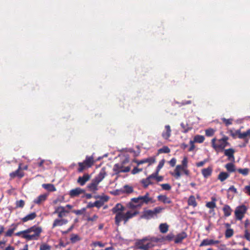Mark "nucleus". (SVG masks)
Returning <instances> with one entry per match:
<instances>
[{
	"label": "nucleus",
	"instance_id": "nucleus-51",
	"mask_svg": "<svg viewBox=\"0 0 250 250\" xmlns=\"http://www.w3.org/2000/svg\"><path fill=\"white\" fill-rule=\"evenodd\" d=\"M187 124H185L184 123L181 124V126L183 129V132L184 133H187L191 129V127H187Z\"/></svg>",
	"mask_w": 250,
	"mask_h": 250
},
{
	"label": "nucleus",
	"instance_id": "nucleus-35",
	"mask_svg": "<svg viewBox=\"0 0 250 250\" xmlns=\"http://www.w3.org/2000/svg\"><path fill=\"white\" fill-rule=\"evenodd\" d=\"M81 239V238L79 236V235L74 233L71 234L70 238L71 242L73 244L80 241Z\"/></svg>",
	"mask_w": 250,
	"mask_h": 250
},
{
	"label": "nucleus",
	"instance_id": "nucleus-33",
	"mask_svg": "<svg viewBox=\"0 0 250 250\" xmlns=\"http://www.w3.org/2000/svg\"><path fill=\"white\" fill-rule=\"evenodd\" d=\"M188 203V206H191L193 207H195L197 205L195 198L193 195H191L189 196Z\"/></svg>",
	"mask_w": 250,
	"mask_h": 250
},
{
	"label": "nucleus",
	"instance_id": "nucleus-56",
	"mask_svg": "<svg viewBox=\"0 0 250 250\" xmlns=\"http://www.w3.org/2000/svg\"><path fill=\"white\" fill-rule=\"evenodd\" d=\"M92 245L95 247H96L98 246L101 248L104 247L105 246L104 244L102 243L101 242H100V241L94 242H93Z\"/></svg>",
	"mask_w": 250,
	"mask_h": 250
},
{
	"label": "nucleus",
	"instance_id": "nucleus-38",
	"mask_svg": "<svg viewBox=\"0 0 250 250\" xmlns=\"http://www.w3.org/2000/svg\"><path fill=\"white\" fill-rule=\"evenodd\" d=\"M205 140V137L204 136L197 135L195 136L193 140H192L194 143H202Z\"/></svg>",
	"mask_w": 250,
	"mask_h": 250
},
{
	"label": "nucleus",
	"instance_id": "nucleus-11",
	"mask_svg": "<svg viewBox=\"0 0 250 250\" xmlns=\"http://www.w3.org/2000/svg\"><path fill=\"white\" fill-rule=\"evenodd\" d=\"M85 190L80 188H77L69 191V195L71 198L79 196L80 194L84 193Z\"/></svg>",
	"mask_w": 250,
	"mask_h": 250
},
{
	"label": "nucleus",
	"instance_id": "nucleus-40",
	"mask_svg": "<svg viewBox=\"0 0 250 250\" xmlns=\"http://www.w3.org/2000/svg\"><path fill=\"white\" fill-rule=\"evenodd\" d=\"M139 213V212L138 211H135L133 212L131 211H128L125 213V214L127 217L129 219L138 214Z\"/></svg>",
	"mask_w": 250,
	"mask_h": 250
},
{
	"label": "nucleus",
	"instance_id": "nucleus-27",
	"mask_svg": "<svg viewBox=\"0 0 250 250\" xmlns=\"http://www.w3.org/2000/svg\"><path fill=\"white\" fill-rule=\"evenodd\" d=\"M36 217L37 214L36 212H34L27 215L24 217L22 218L21 220L23 222H26L29 220H32L34 219Z\"/></svg>",
	"mask_w": 250,
	"mask_h": 250
},
{
	"label": "nucleus",
	"instance_id": "nucleus-6",
	"mask_svg": "<svg viewBox=\"0 0 250 250\" xmlns=\"http://www.w3.org/2000/svg\"><path fill=\"white\" fill-rule=\"evenodd\" d=\"M247 208L245 205H241L237 207L234 211V215L236 220H241L246 213Z\"/></svg>",
	"mask_w": 250,
	"mask_h": 250
},
{
	"label": "nucleus",
	"instance_id": "nucleus-2",
	"mask_svg": "<svg viewBox=\"0 0 250 250\" xmlns=\"http://www.w3.org/2000/svg\"><path fill=\"white\" fill-rule=\"evenodd\" d=\"M42 232L41 227L34 225L25 230L16 232L15 235L25 239L26 241L37 240Z\"/></svg>",
	"mask_w": 250,
	"mask_h": 250
},
{
	"label": "nucleus",
	"instance_id": "nucleus-23",
	"mask_svg": "<svg viewBox=\"0 0 250 250\" xmlns=\"http://www.w3.org/2000/svg\"><path fill=\"white\" fill-rule=\"evenodd\" d=\"M87 166V167H91L94 164V158L93 156H87L83 162Z\"/></svg>",
	"mask_w": 250,
	"mask_h": 250
},
{
	"label": "nucleus",
	"instance_id": "nucleus-5",
	"mask_svg": "<svg viewBox=\"0 0 250 250\" xmlns=\"http://www.w3.org/2000/svg\"><path fill=\"white\" fill-rule=\"evenodd\" d=\"M164 209L165 208L161 207H157L153 210L145 209L143 211L141 218L146 220L150 219L154 217H157L158 214L161 213Z\"/></svg>",
	"mask_w": 250,
	"mask_h": 250
},
{
	"label": "nucleus",
	"instance_id": "nucleus-25",
	"mask_svg": "<svg viewBox=\"0 0 250 250\" xmlns=\"http://www.w3.org/2000/svg\"><path fill=\"white\" fill-rule=\"evenodd\" d=\"M212 172L211 167H208L207 168H203L202 170V174L204 178H208L211 175Z\"/></svg>",
	"mask_w": 250,
	"mask_h": 250
},
{
	"label": "nucleus",
	"instance_id": "nucleus-45",
	"mask_svg": "<svg viewBox=\"0 0 250 250\" xmlns=\"http://www.w3.org/2000/svg\"><path fill=\"white\" fill-rule=\"evenodd\" d=\"M215 133V130L212 128H208L206 130L205 134L207 136H212Z\"/></svg>",
	"mask_w": 250,
	"mask_h": 250
},
{
	"label": "nucleus",
	"instance_id": "nucleus-46",
	"mask_svg": "<svg viewBox=\"0 0 250 250\" xmlns=\"http://www.w3.org/2000/svg\"><path fill=\"white\" fill-rule=\"evenodd\" d=\"M174 237V235L173 233H169L167 234L166 237H162V240H168L170 241L172 240Z\"/></svg>",
	"mask_w": 250,
	"mask_h": 250
},
{
	"label": "nucleus",
	"instance_id": "nucleus-63",
	"mask_svg": "<svg viewBox=\"0 0 250 250\" xmlns=\"http://www.w3.org/2000/svg\"><path fill=\"white\" fill-rule=\"evenodd\" d=\"M14 231L10 229H9L6 232H5V236L6 237H11Z\"/></svg>",
	"mask_w": 250,
	"mask_h": 250
},
{
	"label": "nucleus",
	"instance_id": "nucleus-32",
	"mask_svg": "<svg viewBox=\"0 0 250 250\" xmlns=\"http://www.w3.org/2000/svg\"><path fill=\"white\" fill-rule=\"evenodd\" d=\"M216 199L214 197L211 198V201L206 204V207L210 209H214L216 207Z\"/></svg>",
	"mask_w": 250,
	"mask_h": 250
},
{
	"label": "nucleus",
	"instance_id": "nucleus-31",
	"mask_svg": "<svg viewBox=\"0 0 250 250\" xmlns=\"http://www.w3.org/2000/svg\"><path fill=\"white\" fill-rule=\"evenodd\" d=\"M229 175L227 172H221L218 176V179H219L221 182H223L229 178Z\"/></svg>",
	"mask_w": 250,
	"mask_h": 250
},
{
	"label": "nucleus",
	"instance_id": "nucleus-49",
	"mask_svg": "<svg viewBox=\"0 0 250 250\" xmlns=\"http://www.w3.org/2000/svg\"><path fill=\"white\" fill-rule=\"evenodd\" d=\"M244 238L250 242V231L248 229H245L244 231Z\"/></svg>",
	"mask_w": 250,
	"mask_h": 250
},
{
	"label": "nucleus",
	"instance_id": "nucleus-21",
	"mask_svg": "<svg viewBox=\"0 0 250 250\" xmlns=\"http://www.w3.org/2000/svg\"><path fill=\"white\" fill-rule=\"evenodd\" d=\"M187 237V233L183 231L180 233L178 234L175 237L174 239V242L176 244L180 243L182 242L183 240L185 239Z\"/></svg>",
	"mask_w": 250,
	"mask_h": 250
},
{
	"label": "nucleus",
	"instance_id": "nucleus-34",
	"mask_svg": "<svg viewBox=\"0 0 250 250\" xmlns=\"http://www.w3.org/2000/svg\"><path fill=\"white\" fill-rule=\"evenodd\" d=\"M159 229L161 233H166L168 230V225L167 223H162L159 225Z\"/></svg>",
	"mask_w": 250,
	"mask_h": 250
},
{
	"label": "nucleus",
	"instance_id": "nucleus-43",
	"mask_svg": "<svg viewBox=\"0 0 250 250\" xmlns=\"http://www.w3.org/2000/svg\"><path fill=\"white\" fill-rule=\"evenodd\" d=\"M229 133L233 138L235 139L236 137H237L239 138V134L240 133V129L236 130L234 132H233L231 130H230Z\"/></svg>",
	"mask_w": 250,
	"mask_h": 250
},
{
	"label": "nucleus",
	"instance_id": "nucleus-41",
	"mask_svg": "<svg viewBox=\"0 0 250 250\" xmlns=\"http://www.w3.org/2000/svg\"><path fill=\"white\" fill-rule=\"evenodd\" d=\"M158 153H168L170 152V148L167 146H164L158 150Z\"/></svg>",
	"mask_w": 250,
	"mask_h": 250
},
{
	"label": "nucleus",
	"instance_id": "nucleus-39",
	"mask_svg": "<svg viewBox=\"0 0 250 250\" xmlns=\"http://www.w3.org/2000/svg\"><path fill=\"white\" fill-rule=\"evenodd\" d=\"M234 234V231L233 229H232L228 228L226 229L225 233V236L226 238H230L233 236Z\"/></svg>",
	"mask_w": 250,
	"mask_h": 250
},
{
	"label": "nucleus",
	"instance_id": "nucleus-47",
	"mask_svg": "<svg viewBox=\"0 0 250 250\" xmlns=\"http://www.w3.org/2000/svg\"><path fill=\"white\" fill-rule=\"evenodd\" d=\"M51 247L46 243L42 244L40 247V250H51Z\"/></svg>",
	"mask_w": 250,
	"mask_h": 250
},
{
	"label": "nucleus",
	"instance_id": "nucleus-3",
	"mask_svg": "<svg viewBox=\"0 0 250 250\" xmlns=\"http://www.w3.org/2000/svg\"><path fill=\"white\" fill-rule=\"evenodd\" d=\"M229 137L224 135L220 139L217 140L216 138H214L211 140V146L216 152L219 151H223L227 146H230V144L228 142Z\"/></svg>",
	"mask_w": 250,
	"mask_h": 250
},
{
	"label": "nucleus",
	"instance_id": "nucleus-61",
	"mask_svg": "<svg viewBox=\"0 0 250 250\" xmlns=\"http://www.w3.org/2000/svg\"><path fill=\"white\" fill-rule=\"evenodd\" d=\"M176 163V159L175 158H172L170 161H169V164L170 166L172 167H174Z\"/></svg>",
	"mask_w": 250,
	"mask_h": 250
},
{
	"label": "nucleus",
	"instance_id": "nucleus-14",
	"mask_svg": "<svg viewBox=\"0 0 250 250\" xmlns=\"http://www.w3.org/2000/svg\"><path fill=\"white\" fill-rule=\"evenodd\" d=\"M224 155L228 157V159L229 161H234L235 159L234 158V153L235 150L234 149L230 148L227 149H224Z\"/></svg>",
	"mask_w": 250,
	"mask_h": 250
},
{
	"label": "nucleus",
	"instance_id": "nucleus-8",
	"mask_svg": "<svg viewBox=\"0 0 250 250\" xmlns=\"http://www.w3.org/2000/svg\"><path fill=\"white\" fill-rule=\"evenodd\" d=\"M69 212V211L66 210L65 207L59 206L56 208L53 214H57L58 218L63 219L62 218L65 217Z\"/></svg>",
	"mask_w": 250,
	"mask_h": 250
},
{
	"label": "nucleus",
	"instance_id": "nucleus-37",
	"mask_svg": "<svg viewBox=\"0 0 250 250\" xmlns=\"http://www.w3.org/2000/svg\"><path fill=\"white\" fill-rule=\"evenodd\" d=\"M78 165L79 166V167L77 169V171L79 172H82L84 170L89 168V167H87V166L85 165L83 162H79Z\"/></svg>",
	"mask_w": 250,
	"mask_h": 250
},
{
	"label": "nucleus",
	"instance_id": "nucleus-7",
	"mask_svg": "<svg viewBox=\"0 0 250 250\" xmlns=\"http://www.w3.org/2000/svg\"><path fill=\"white\" fill-rule=\"evenodd\" d=\"M147 240L146 238H144L142 239L137 240L135 243V248L141 250H148L150 247V243L145 244V241Z\"/></svg>",
	"mask_w": 250,
	"mask_h": 250
},
{
	"label": "nucleus",
	"instance_id": "nucleus-29",
	"mask_svg": "<svg viewBox=\"0 0 250 250\" xmlns=\"http://www.w3.org/2000/svg\"><path fill=\"white\" fill-rule=\"evenodd\" d=\"M225 168L229 172H233L237 171L235 165L232 163H229L225 165Z\"/></svg>",
	"mask_w": 250,
	"mask_h": 250
},
{
	"label": "nucleus",
	"instance_id": "nucleus-19",
	"mask_svg": "<svg viewBox=\"0 0 250 250\" xmlns=\"http://www.w3.org/2000/svg\"><path fill=\"white\" fill-rule=\"evenodd\" d=\"M222 210L224 213V216L225 217H228L230 216L233 211L231 207L227 204L224 205L222 208Z\"/></svg>",
	"mask_w": 250,
	"mask_h": 250
},
{
	"label": "nucleus",
	"instance_id": "nucleus-17",
	"mask_svg": "<svg viewBox=\"0 0 250 250\" xmlns=\"http://www.w3.org/2000/svg\"><path fill=\"white\" fill-rule=\"evenodd\" d=\"M171 130L169 125H166L165 126V130L163 131L162 136L165 140H168L171 136Z\"/></svg>",
	"mask_w": 250,
	"mask_h": 250
},
{
	"label": "nucleus",
	"instance_id": "nucleus-52",
	"mask_svg": "<svg viewBox=\"0 0 250 250\" xmlns=\"http://www.w3.org/2000/svg\"><path fill=\"white\" fill-rule=\"evenodd\" d=\"M222 120L226 126H228L232 124V120L231 119H227L225 118H223L222 119Z\"/></svg>",
	"mask_w": 250,
	"mask_h": 250
},
{
	"label": "nucleus",
	"instance_id": "nucleus-54",
	"mask_svg": "<svg viewBox=\"0 0 250 250\" xmlns=\"http://www.w3.org/2000/svg\"><path fill=\"white\" fill-rule=\"evenodd\" d=\"M97 198H100V200L101 201H103L104 204L105 202H107L109 200V197L107 195L98 196Z\"/></svg>",
	"mask_w": 250,
	"mask_h": 250
},
{
	"label": "nucleus",
	"instance_id": "nucleus-13",
	"mask_svg": "<svg viewBox=\"0 0 250 250\" xmlns=\"http://www.w3.org/2000/svg\"><path fill=\"white\" fill-rule=\"evenodd\" d=\"M90 179V176L87 173H85L83 176H80L77 179V183L81 186H84Z\"/></svg>",
	"mask_w": 250,
	"mask_h": 250
},
{
	"label": "nucleus",
	"instance_id": "nucleus-50",
	"mask_svg": "<svg viewBox=\"0 0 250 250\" xmlns=\"http://www.w3.org/2000/svg\"><path fill=\"white\" fill-rule=\"evenodd\" d=\"M25 205V202L23 200L17 201L16 202V206L17 208H22Z\"/></svg>",
	"mask_w": 250,
	"mask_h": 250
},
{
	"label": "nucleus",
	"instance_id": "nucleus-15",
	"mask_svg": "<svg viewBox=\"0 0 250 250\" xmlns=\"http://www.w3.org/2000/svg\"><path fill=\"white\" fill-rule=\"evenodd\" d=\"M68 222V221L66 219L57 218L54 220L52 224V229L61 226L63 225L66 224Z\"/></svg>",
	"mask_w": 250,
	"mask_h": 250
},
{
	"label": "nucleus",
	"instance_id": "nucleus-9",
	"mask_svg": "<svg viewBox=\"0 0 250 250\" xmlns=\"http://www.w3.org/2000/svg\"><path fill=\"white\" fill-rule=\"evenodd\" d=\"M24 172L21 170V164H20L18 169L10 173L9 176L11 179H13L16 177L21 179L24 176Z\"/></svg>",
	"mask_w": 250,
	"mask_h": 250
},
{
	"label": "nucleus",
	"instance_id": "nucleus-12",
	"mask_svg": "<svg viewBox=\"0 0 250 250\" xmlns=\"http://www.w3.org/2000/svg\"><path fill=\"white\" fill-rule=\"evenodd\" d=\"M220 243L219 240H214L213 239H205L200 243L199 247H204L207 246H211L215 244H218Z\"/></svg>",
	"mask_w": 250,
	"mask_h": 250
},
{
	"label": "nucleus",
	"instance_id": "nucleus-57",
	"mask_svg": "<svg viewBox=\"0 0 250 250\" xmlns=\"http://www.w3.org/2000/svg\"><path fill=\"white\" fill-rule=\"evenodd\" d=\"M94 203L95 207H97V208H99L104 205L103 202L101 201L100 200L96 201Z\"/></svg>",
	"mask_w": 250,
	"mask_h": 250
},
{
	"label": "nucleus",
	"instance_id": "nucleus-30",
	"mask_svg": "<svg viewBox=\"0 0 250 250\" xmlns=\"http://www.w3.org/2000/svg\"><path fill=\"white\" fill-rule=\"evenodd\" d=\"M42 187L47 190L52 192L56 190L54 185L51 184H44L42 185Z\"/></svg>",
	"mask_w": 250,
	"mask_h": 250
},
{
	"label": "nucleus",
	"instance_id": "nucleus-22",
	"mask_svg": "<svg viewBox=\"0 0 250 250\" xmlns=\"http://www.w3.org/2000/svg\"><path fill=\"white\" fill-rule=\"evenodd\" d=\"M125 209V207H124L121 204L117 203L111 209L112 212L114 214H116L119 212H122Z\"/></svg>",
	"mask_w": 250,
	"mask_h": 250
},
{
	"label": "nucleus",
	"instance_id": "nucleus-26",
	"mask_svg": "<svg viewBox=\"0 0 250 250\" xmlns=\"http://www.w3.org/2000/svg\"><path fill=\"white\" fill-rule=\"evenodd\" d=\"M158 200L164 204H171V200L166 195H159L157 197Z\"/></svg>",
	"mask_w": 250,
	"mask_h": 250
},
{
	"label": "nucleus",
	"instance_id": "nucleus-53",
	"mask_svg": "<svg viewBox=\"0 0 250 250\" xmlns=\"http://www.w3.org/2000/svg\"><path fill=\"white\" fill-rule=\"evenodd\" d=\"M161 186L163 189L166 190H169L171 187L169 184H162L161 185Z\"/></svg>",
	"mask_w": 250,
	"mask_h": 250
},
{
	"label": "nucleus",
	"instance_id": "nucleus-48",
	"mask_svg": "<svg viewBox=\"0 0 250 250\" xmlns=\"http://www.w3.org/2000/svg\"><path fill=\"white\" fill-rule=\"evenodd\" d=\"M165 162V160L164 159H162L159 162V163L157 167L156 170L157 173H159L160 169L163 167L164 164Z\"/></svg>",
	"mask_w": 250,
	"mask_h": 250
},
{
	"label": "nucleus",
	"instance_id": "nucleus-42",
	"mask_svg": "<svg viewBox=\"0 0 250 250\" xmlns=\"http://www.w3.org/2000/svg\"><path fill=\"white\" fill-rule=\"evenodd\" d=\"M124 193L130 194V193H132L134 191L133 188L128 185L124 186Z\"/></svg>",
	"mask_w": 250,
	"mask_h": 250
},
{
	"label": "nucleus",
	"instance_id": "nucleus-1",
	"mask_svg": "<svg viewBox=\"0 0 250 250\" xmlns=\"http://www.w3.org/2000/svg\"><path fill=\"white\" fill-rule=\"evenodd\" d=\"M155 202L156 200L147 192L144 195L131 198L130 201L127 203V207L130 209H134L141 208L144 204H153Z\"/></svg>",
	"mask_w": 250,
	"mask_h": 250
},
{
	"label": "nucleus",
	"instance_id": "nucleus-36",
	"mask_svg": "<svg viewBox=\"0 0 250 250\" xmlns=\"http://www.w3.org/2000/svg\"><path fill=\"white\" fill-rule=\"evenodd\" d=\"M237 171L243 176H246L249 174L250 169L248 168H238L237 169Z\"/></svg>",
	"mask_w": 250,
	"mask_h": 250
},
{
	"label": "nucleus",
	"instance_id": "nucleus-16",
	"mask_svg": "<svg viewBox=\"0 0 250 250\" xmlns=\"http://www.w3.org/2000/svg\"><path fill=\"white\" fill-rule=\"evenodd\" d=\"M114 170L116 171L117 173L127 172L130 170V167H124L119 164H116L114 166Z\"/></svg>",
	"mask_w": 250,
	"mask_h": 250
},
{
	"label": "nucleus",
	"instance_id": "nucleus-62",
	"mask_svg": "<svg viewBox=\"0 0 250 250\" xmlns=\"http://www.w3.org/2000/svg\"><path fill=\"white\" fill-rule=\"evenodd\" d=\"M98 218V215L95 214L92 217H88L87 220L88 221H95Z\"/></svg>",
	"mask_w": 250,
	"mask_h": 250
},
{
	"label": "nucleus",
	"instance_id": "nucleus-58",
	"mask_svg": "<svg viewBox=\"0 0 250 250\" xmlns=\"http://www.w3.org/2000/svg\"><path fill=\"white\" fill-rule=\"evenodd\" d=\"M143 170L142 168H139L137 167H135L131 171L132 174H136Z\"/></svg>",
	"mask_w": 250,
	"mask_h": 250
},
{
	"label": "nucleus",
	"instance_id": "nucleus-64",
	"mask_svg": "<svg viewBox=\"0 0 250 250\" xmlns=\"http://www.w3.org/2000/svg\"><path fill=\"white\" fill-rule=\"evenodd\" d=\"M244 192L249 195H250V186H245Z\"/></svg>",
	"mask_w": 250,
	"mask_h": 250
},
{
	"label": "nucleus",
	"instance_id": "nucleus-10",
	"mask_svg": "<svg viewBox=\"0 0 250 250\" xmlns=\"http://www.w3.org/2000/svg\"><path fill=\"white\" fill-rule=\"evenodd\" d=\"M152 174L145 179H143L141 181V184L143 185L144 188H146L150 185L154 184L153 180H154V177Z\"/></svg>",
	"mask_w": 250,
	"mask_h": 250
},
{
	"label": "nucleus",
	"instance_id": "nucleus-55",
	"mask_svg": "<svg viewBox=\"0 0 250 250\" xmlns=\"http://www.w3.org/2000/svg\"><path fill=\"white\" fill-rule=\"evenodd\" d=\"M188 160L187 157H184L183 160L182 161V166L185 168H188Z\"/></svg>",
	"mask_w": 250,
	"mask_h": 250
},
{
	"label": "nucleus",
	"instance_id": "nucleus-18",
	"mask_svg": "<svg viewBox=\"0 0 250 250\" xmlns=\"http://www.w3.org/2000/svg\"><path fill=\"white\" fill-rule=\"evenodd\" d=\"M185 167L182 166L181 165H177L174 170L173 173L172 174V175L176 178V179H179L181 176V173L180 171H183Z\"/></svg>",
	"mask_w": 250,
	"mask_h": 250
},
{
	"label": "nucleus",
	"instance_id": "nucleus-4",
	"mask_svg": "<svg viewBox=\"0 0 250 250\" xmlns=\"http://www.w3.org/2000/svg\"><path fill=\"white\" fill-rule=\"evenodd\" d=\"M106 175V173L105 168H102L99 174L92 180L91 183L87 185V187L88 189L93 192L98 190V186L99 184L102 181Z\"/></svg>",
	"mask_w": 250,
	"mask_h": 250
},
{
	"label": "nucleus",
	"instance_id": "nucleus-59",
	"mask_svg": "<svg viewBox=\"0 0 250 250\" xmlns=\"http://www.w3.org/2000/svg\"><path fill=\"white\" fill-rule=\"evenodd\" d=\"M208 162L207 159H205L202 161H200L199 162H198L196 164V166L197 167H203L206 163Z\"/></svg>",
	"mask_w": 250,
	"mask_h": 250
},
{
	"label": "nucleus",
	"instance_id": "nucleus-60",
	"mask_svg": "<svg viewBox=\"0 0 250 250\" xmlns=\"http://www.w3.org/2000/svg\"><path fill=\"white\" fill-rule=\"evenodd\" d=\"M189 144L190 146L188 150V151H192L195 148L194 142L192 140H190L189 142Z\"/></svg>",
	"mask_w": 250,
	"mask_h": 250
},
{
	"label": "nucleus",
	"instance_id": "nucleus-24",
	"mask_svg": "<svg viewBox=\"0 0 250 250\" xmlns=\"http://www.w3.org/2000/svg\"><path fill=\"white\" fill-rule=\"evenodd\" d=\"M47 197V195L45 194L40 195L33 201V202L36 204L40 205L46 200Z\"/></svg>",
	"mask_w": 250,
	"mask_h": 250
},
{
	"label": "nucleus",
	"instance_id": "nucleus-28",
	"mask_svg": "<svg viewBox=\"0 0 250 250\" xmlns=\"http://www.w3.org/2000/svg\"><path fill=\"white\" fill-rule=\"evenodd\" d=\"M116 216L115 217V223L117 226H119L121 222L123 220V217L124 215V213L123 212H119L118 213L115 214Z\"/></svg>",
	"mask_w": 250,
	"mask_h": 250
},
{
	"label": "nucleus",
	"instance_id": "nucleus-44",
	"mask_svg": "<svg viewBox=\"0 0 250 250\" xmlns=\"http://www.w3.org/2000/svg\"><path fill=\"white\" fill-rule=\"evenodd\" d=\"M159 173H157V171H155L154 173H152L154 177V180H156L157 182H161L163 180L164 177L162 176H158Z\"/></svg>",
	"mask_w": 250,
	"mask_h": 250
},
{
	"label": "nucleus",
	"instance_id": "nucleus-20",
	"mask_svg": "<svg viewBox=\"0 0 250 250\" xmlns=\"http://www.w3.org/2000/svg\"><path fill=\"white\" fill-rule=\"evenodd\" d=\"M239 139L244 140L246 144H248L250 139V133L248 129L246 131L244 132H241L240 131Z\"/></svg>",
	"mask_w": 250,
	"mask_h": 250
}]
</instances>
